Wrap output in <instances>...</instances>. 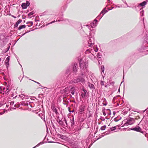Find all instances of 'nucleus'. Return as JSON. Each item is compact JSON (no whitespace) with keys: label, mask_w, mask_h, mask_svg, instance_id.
Wrapping results in <instances>:
<instances>
[{"label":"nucleus","mask_w":148,"mask_h":148,"mask_svg":"<svg viewBox=\"0 0 148 148\" xmlns=\"http://www.w3.org/2000/svg\"><path fill=\"white\" fill-rule=\"evenodd\" d=\"M34 14V12H30L28 14V18H31V16H32Z\"/></svg>","instance_id":"obj_23"},{"label":"nucleus","mask_w":148,"mask_h":148,"mask_svg":"<svg viewBox=\"0 0 148 148\" xmlns=\"http://www.w3.org/2000/svg\"><path fill=\"white\" fill-rule=\"evenodd\" d=\"M44 143L43 142H41L38 144L37 145H36L34 147H33L32 148H35L37 147H38L39 146H40L41 145H42Z\"/></svg>","instance_id":"obj_27"},{"label":"nucleus","mask_w":148,"mask_h":148,"mask_svg":"<svg viewBox=\"0 0 148 148\" xmlns=\"http://www.w3.org/2000/svg\"><path fill=\"white\" fill-rule=\"evenodd\" d=\"M103 114L104 116H106V112L105 111H103Z\"/></svg>","instance_id":"obj_44"},{"label":"nucleus","mask_w":148,"mask_h":148,"mask_svg":"<svg viewBox=\"0 0 148 148\" xmlns=\"http://www.w3.org/2000/svg\"><path fill=\"white\" fill-rule=\"evenodd\" d=\"M12 16L14 18H16V16H14L13 15H12Z\"/></svg>","instance_id":"obj_54"},{"label":"nucleus","mask_w":148,"mask_h":148,"mask_svg":"<svg viewBox=\"0 0 148 148\" xmlns=\"http://www.w3.org/2000/svg\"><path fill=\"white\" fill-rule=\"evenodd\" d=\"M70 92L73 95H74L75 93V88L74 87H72L70 89Z\"/></svg>","instance_id":"obj_19"},{"label":"nucleus","mask_w":148,"mask_h":148,"mask_svg":"<svg viewBox=\"0 0 148 148\" xmlns=\"http://www.w3.org/2000/svg\"><path fill=\"white\" fill-rule=\"evenodd\" d=\"M101 84L102 85V86H103L104 85V84H103V81H101Z\"/></svg>","instance_id":"obj_50"},{"label":"nucleus","mask_w":148,"mask_h":148,"mask_svg":"<svg viewBox=\"0 0 148 148\" xmlns=\"http://www.w3.org/2000/svg\"><path fill=\"white\" fill-rule=\"evenodd\" d=\"M110 129L111 131H113L114 130L116 129V127H114L111 128Z\"/></svg>","instance_id":"obj_34"},{"label":"nucleus","mask_w":148,"mask_h":148,"mask_svg":"<svg viewBox=\"0 0 148 148\" xmlns=\"http://www.w3.org/2000/svg\"><path fill=\"white\" fill-rule=\"evenodd\" d=\"M144 45L145 47H148V37H146L145 38L144 40Z\"/></svg>","instance_id":"obj_9"},{"label":"nucleus","mask_w":148,"mask_h":148,"mask_svg":"<svg viewBox=\"0 0 148 148\" xmlns=\"http://www.w3.org/2000/svg\"><path fill=\"white\" fill-rule=\"evenodd\" d=\"M85 106L84 105H82L79 107V112L82 113L85 110Z\"/></svg>","instance_id":"obj_7"},{"label":"nucleus","mask_w":148,"mask_h":148,"mask_svg":"<svg viewBox=\"0 0 148 148\" xmlns=\"http://www.w3.org/2000/svg\"><path fill=\"white\" fill-rule=\"evenodd\" d=\"M25 5H26L27 7L28 6H29L30 5V3L28 1H26V3H25Z\"/></svg>","instance_id":"obj_35"},{"label":"nucleus","mask_w":148,"mask_h":148,"mask_svg":"<svg viewBox=\"0 0 148 148\" xmlns=\"http://www.w3.org/2000/svg\"><path fill=\"white\" fill-rule=\"evenodd\" d=\"M116 6V7H118V8H121V7H122V6L121 5H120L119 6H117L116 5H115Z\"/></svg>","instance_id":"obj_49"},{"label":"nucleus","mask_w":148,"mask_h":148,"mask_svg":"<svg viewBox=\"0 0 148 148\" xmlns=\"http://www.w3.org/2000/svg\"><path fill=\"white\" fill-rule=\"evenodd\" d=\"M32 81H33V82H35V83H37V84H40V83H39V82H36V81H34V80H32Z\"/></svg>","instance_id":"obj_48"},{"label":"nucleus","mask_w":148,"mask_h":148,"mask_svg":"<svg viewBox=\"0 0 148 148\" xmlns=\"http://www.w3.org/2000/svg\"><path fill=\"white\" fill-rule=\"evenodd\" d=\"M97 20L95 19L92 23H95V24H97Z\"/></svg>","instance_id":"obj_38"},{"label":"nucleus","mask_w":148,"mask_h":148,"mask_svg":"<svg viewBox=\"0 0 148 148\" xmlns=\"http://www.w3.org/2000/svg\"><path fill=\"white\" fill-rule=\"evenodd\" d=\"M112 9H108V10H111Z\"/></svg>","instance_id":"obj_61"},{"label":"nucleus","mask_w":148,"mask_h":148,"mask_svg":"<svg viewBox=\"0 0 148 148\" xmlns=\"http://www.w3.org/2000/svg\"><path fill=\"white\" fill-rule=\"evenodd\" d=\"M123 2L125 4H126L127 5V7H128V6L127 3H126V1H123Z\"/></svg>","instance_id":"obj_42"},{"label":"nucleus","mask_w":148,"mask_h":148,"mask_svg":"<svg viewBox=\"0 0 148 148\" xmlns=\"http://www.w3.org/2000/svg\"><path fill=\"white\" fill-rule=\"evenodd\" d=\"M88 86L89 87V88L91 89H92V90H94L95 89V87L93 84H91L90 83H88Z\"/></svg>","instance_id":"obj_14"},{"label":"nucleus","mask_w":148,"mask_h":148,"mask_svg":"<svg viewBox=\"0 0 148 148\" xmlns=\"http://www.w3.org/2000/svg\"><path fill=\"white\" fill-rule=\"evenodd\" d=\"M21 6L22 7V8L23 9H26L27 8V6L25 5V3H23L22 4Z\"/></svg>","instance_id":"obj_24"},{"label":"nucleus","mask_w":148,"mask_h":148,"mask_svg":"<svg viewBox=\"0 0 148 148\" xmlns=\"http://www.w3.org/2000/svg\"><path fill=\"white\" fill-rule=\"evenodd\" d=\"M81 130V129L80 128H79V129H78V130H78V131H79V130Z\"/></svg>","instance_id":"obj_56"},{"label":"nucleus","mask_w":148,"mask_h":148,"mask_svg":"<svg viewBox=\"0 0 148 148\" xmlns=\"http://www.w3.org/2000/svg\"><path fill=\"white\" fill-rule=\"evenodd\" d=\"M143 128L145 129V130H147L148 128V121H146L145 122V124L142 125V127Z\"/></svg>","instance_id":"obj_10"},{"label":"nucleus","mask_w":148,"mask_h":148,"mask_svg":"<svg viewBox=\"0 0 148 148\" xmlns=\"http://www.w3.org/2000/svg\"><path fill=\"white\" fill-rule=\"evenodd\" d=\"M70 122L71 123V125H73L74 124V118H72V119H71Z\"/></svg>","instance_id":"obj_25"},{"label":"nucleus","mask_w":148,"mask_h":148,"mask_svg":"<svg viewBox=\"0 0 148 148\" xmlns=\"http://www.w3.org/2000/svg\"><path fill=\"white\" fill-rule=\"evenodd\" d=\"M26 25H20L18 27V29L20 30L21 29L24 28L25 27Z\"/></svg>","instance_id":"obj_20"},{"label":"nucleus","mask_w":148,"mask_h":148,"mask_svg":"<svg viewBox=\"0 0 148 148\" xmlns=\"http://www.w3.org/2000/svg\"><path fill=\"white\" fill-rule=\"evenodd\" d=\"M87 91L83 89L82 91L81 92V95L82 98H84L87 96Z\"/></svg>","instance_id":"obj_6"},{"label":"nucleus","mask_w":148,"mask_h":148,"mask_svg":"<svg viewBox=\"0 0 148 148\" xmlns=\"http://www.w3.org/2000/svg\"><path fill=\"white\" fill-rule=\"evenodd\" d=\"M97 26V24L93 23H91L90 24V26L91 29H92V28L95 27Z\"/></svg>","instance_id":"obj_17"},{"label":"nucleus","mask_w":148,"mask_h":148,"mask_svg":"<svg viewBox=\"0 0 148 148\" xmlns=\"http://www.w3.org/2000/svg\"><path fill=\"white\" fill-rule=\"evenodd\" d=\"M3 89V91L4 92H5V90L6 89V88L5 87H0V90L1 89ZM2 90H0V93H2Z\"/></svg>","instance_id":"obj_29"},{"label":"nucleus","mask_w":148,"mask_h":148,"mask_svg":"<svg viewBox=\"0 0 148 148\" xmlns=\"http://www.w3.org/2000/svg\"><path fill=\"white\" fill-rule=\"evenodd\" d=\"M142 120L141 121H140V122L138 124V125H140L142 123Z\"/></svg>","instance_id":"obj_52"},{"label":"nucleus","mask_w":148,"mask_h":148,"mask_svg":"<svg viewBox=\"0 0 148 148\" xmlns=\"http://www.w3.org/2000/svg\"><path fill=\"white\" fill-rule=\"evenodd\" d=\"M19 97H20L21 98H22V100H24L27 99V98H25V97H27V96L25 95L24 94H22L21 95H19Z\"/></svg>","instance_id":"obj_16"},{"label":"nucleus","mask_w":148,"mask_h":148,"mask_svg":"<svg viewBox=\"0 0 148 148\" xmlns=\"http://www.w3.org/2000/svg\"><path fill=\"white\" fill-rule=\"evenodd\" d=\"M68 109H69V111L70 112H71V111H70V108L69 107L68 108Z\"/></svg>","instance_id":"obj_55"},{"label":"nucleus","mask_w":148,"mask_h":148,"mask_svg":"<svg viewBox=\"0 0 148 148\" xmlns=\"http://www.w3.org/2000/svg\"><path fill=\"white\" fill-rule=\"evenodd\" d=\"M148 1L146 0V1H144L142 2V3L139 4V5L140 6H143L146 5L147 3V2H148Z\"/></svg>","instance_id":"obj_15"},{"label":"nucleus","mask_w":148,"mask_h":148,"mask_svg":"<svg viewBox=\"0 0 148 148\" xmlns=\"http://www.w3.org/2000/svg\"><path fill=\"white\" fill-rule=\"evenodd\" d=\"M58 123L59 124L61 125L66 126V125L64 124V122L62 120H59L58 121Z\"/></svg>","instance_id":"obj_22"},{"label":"nucleus","mask_w":148,"mask_h":148,"mask_svg":"<svg viewBox=\"0 0 148 148\" xmlns=\"http://www.w3.org/2000/svg\"><path fill=\"white\" fill-rule=\"evenodd\" d=\"M10 90V89L9 88V87L8 86H7L6 88V90L5 91V93L7 94L8 92Z\"/></svg>","instance_id":"obj_21"},{"label":"nucleus","mask_w":148,"mask_h":148,"mask_svg":"<svg viewBox=\"0 0 148 148\" xmlns=\"http://www.w3.org/2000/svg\"><path fill=\"white\" fill-rule=\"evenodd\" d=\"M53 111L55 112L56 113L57 112V110L55 108V107H54L53 108Z\"/></svg>","instance_id":"obj_36"},{"label":"nucleus","mask_w":148,"mask_h":148,"mask_svg":"<svg viewBox=\"0 0 148 148\" xmlns=\"http://www.w3.org/2000/svg\"><path fill=\"white\" fill-rule=\"evenodd\" d=\"M140 117L139 116H137L135 118V119L136 120H138V119H140Z\"/></svg>","instance_id":"obj_46"},{"label":"nucleus","mask_w":148,"mask_h":148,"mask_svg":"<svg viewBox=\"0 0 148 148\" xmlns=\"http://www.w3.org/2000/svg\"><path fill=\"white\" fill-rule=\"evenodd\" d=\"M5 110H3V112H0V114L2 115L3 114L5 113Z\"/></svg>","instance_id":"obj_37"},{"label":"nucleus","mask_w":148,"mask_h":148,"mask_svg":"<svg viewBox=\"0 0 148 148\" xmlns=\"http://www.w3.org/2000/svg\"><path fill=\"white\" fill-rule=\"evenodd\" d=\"M77 59L78 60L79 62V65H82L83 64V62L82 59L80 57H78Z\"/></svg>","instance_id":"obj_11"},{"label":"nucleus","mask_w":148,"mask_h":148,"mask_svg":"<svg viewBox=\"0 0 148 148\" xmlns=\"http://www.w3.org/2000/svg\"><path fill=\"white\" fill-rule=\"evenodd\" d=\"M140 13H142V15H141V16H143L144 15V13H143V11L142 10L141 12H140Z\"/></svg>","instance_id":"obj_47"},{"label":"nucleus","mask_w":148,"mask_h":148,"mask_svg":"<svg viewBox=\"0 0 148 148\" xmlns=\"http://www.w3.org/2000/svg\"><path fill=\"white\" fill-rule=\"evenodd\" d=\"M39 116L42 119H45V116L43 114H39Z\"/></svg>","instance_id":"obj_30"},{"label":"nucleus","mask_w":148,"mask_h":148,"mask_svg":"<svg viewBox=\"0 0 148 148\" xmlns=\"http://www.w3.org/2000/svg\"><path fill=\"white\" fill-rule=\"evenodd\" d=\"M22 20L21 19L18 20L15 24L14 25V27H18V25L22 22Z\"/></svg>","instance_id":"obj_13"},{"label":"nucleus","mask_w":148,"mask_h":148,"mask_svg":"<svg viewBox=\"0 0 148 148\" xmlns=\"http://www.w3.org/2000/svg\"><path fill=\"white\" fill-rule=\"evenodd\" d=\"M108 114H111V112H110V113H108Z\"/></svg>","instance_id":"obj_63"},{"label":"nucleus","mask_w":148,"mask_h":148,"mask_svg":"<svg viewBox=\"0 0 148 148\" xmlns=\"http://www.w3.org/2000/svg\"><path fill=\"white\" fill-rule=\"evenodd\" d=\"M74 65H77V63H75L74 64Z\"/></svg>","instance_id":"obj_62"},{"label":"nucleus","mask_w":148,"mask_h":148,"mask_svg":"<svg viewBox=\"0 0 148 148\" xmlns=\"http://www.w3.org/2000/svg\"><path fill=\"white\" fill-rule=\"evenodd\" d=\"M141 128L139 126H137L134 128H129V130H134L136 132H140L142 133H143V131H142Z\"/></svg>","instance_id":"obj_4"},{"label":"nucleus","mask_w":148,"mask_h":148,"mask_svg":"<svg viewBox=\"0 0 148 148\" xmlns=\"http://www.w3.org/2000/svg\"><path fill=\"white\" fill-rule=\"evenodd\" d=\"M77 65H74L73 68V71L74 72H76L77 70Z\"/></svg>","instance_id":"obj_18"},{"label":"nucleus","mask_w":148,"mask_h":148,"mask_svg":"<svg viewBox=\"0 0 148 148\" xmlns=\"http://www.w3.org/2000/svg\"><path fill=\"white\" fill-rule=\"evenodd\" d=\"M82 76H83V75H84V74H83V73H82Z\"/></svg>","instance_id":"obj_64"},{"label":"nucleus","mask_w":148,"mask_h":148,"mask_svg":"<svg viewBox=\"0 0 148 148\" xmlns=\"http://www.w3.org/2000/svg\"><path fill=\"white\" fill-rule=\"evenodd\" d=\"M84 81L85 80L84 78L80 77H79L77 79L71 80L69 82V83L72 84L73 83H76L80 82H84Z\"/></svg>","instance_id":"obj_2"},{"label":"nucleus","mask_w":148,"mask_h":148,"mask_svg":"<svg viewBox=\"0 0 148 148\" xmlns=\"http://www.w3.org/2000/svg\"><path fill=\"white\" fill-rule=\"evenodd\" d=\"M101 71H102L103 73H104V67L103 65H102L101 67Z\"/></svg>","instance_id":"obj_26"},{"label":"nucleus","mask_w":148,"mask_h":148,"mask_svg":"<svg viewBox=\"0 0 148 148\" xmlns=\"http://www.w3.org/2000/svg\"><path fill=\"white\" fill-rule=\"evenodd\" d=\"M135 122V119H134L129 118L127 119V121L125 122L123 125L125 126L131 125L134 124Z\"/></svg>","instance_id":"obj_3"},{"label":"nucleus","mask_w":148,"mask_h":148,"mask_svg":"<svg viewBox=\"0 0 148 148\" xmlns=\"http://www.w3.org/2000/svg\"><path fill=\"white\" fill-rule=\"evenodd\" d=\"M115 121H116L117 122V121H118V120H115Z\"/></svg>","instance_id":"obj_60"},{"label":"nucleus","mask_w":148,"mask_h":148,"mask_svg":"<svg viewBox=\"0 0 148 148\" xmlns=\"http://www.w3.org/2000/svg\"><path fill=\"white\" fill-rule=\"evenodd\" d=\"M27 24H29V25H28V26L29 27H30L33 25V23L31 21L27 22Z\"/></svg>","instance_id":"obj_28"},{"label":"nucleus","mask_w":148,"mask_h":148,"mask_svg":"<svg viewBox=\"0 0 148 148\" xmlns=\"http://www.w3.org/2000/svg\"><path fill=\"white\" fill-rule=\"evenodd\" d=\"M9 60H10V58H9V57H8L7 58L6 60V65H9V64L8 63V64L7 63L9 62Z\"/></svg>","instance_id":"obj_32"},{"label":"nucleus","mask_w":148,"mask_h":148,"mask_svg":"<svg viewBox=\"0 0 148 148\" xmlns=\"http://www.w3.org/2000/svg\"><path fill=\"white\" fill-rule=\"evenodd\" d=\"M80 68L82 69L83 68L84 69V65H79Z\"/></svg>","instance_id":"obj_45"},{"label":"nucleus","mask_w":148,"mask_h":148,"mask_svg":"<svg viewBox=\"0 0 148 148\" xmlns=\"http://www.w3.org/2000/svg\"><path fill=\"white\" fill-rule=\"evenodd\" d=\"M69 70L66 71V74H67V76L69 75H68V73H69Z\"/></svg>","instance_id":"obj_41"},{"label":"nucleus","mask_w":148,"mask_h":148,"mask_svg":"<svg viewBox=\"0 0 148 148\" xmlns=\"http://www.w3.org/2000/svg\"><path fill=\"white\" fill-rule=\"evenodd\" d=\"M108 12L107 10H106V8H104L101 12L100 15H99L97 17V18H98V17H100V16L101 15V16L100 17L99 20H100L102 17L103 16V15L105 14L106 13Z\"/></svg>","instance_id":"obj_5"},{"label":"nucleus","mask_w":148,"mask_h":148,"mask_svg":"<svg viewBox=\"0 0 148 148\" xmlns=\"http://www.w3.org/2000/svg\"><path fill=\"white\" fill-rule=\"evenodd\" d=\"M55 22V21H52V22H51V23H48V24H46V25L47 26V25H49V24H52V23H54Z\"/></svg>","instance_id":"obj_39"},{"label":"nucleus","mask_w":148,"mask_h":148,"mask_svg":"<svg viewBox=\"0 0 148 148\" xmlns=\"http://www.w3.org/2000/svg\"><path fill=\"white\" fill-rule=\"evenodd\" d=\"M74 110L73 109L72 111H71V112H74Z\"/></svg>","instance_id":"obj_53"},{"label":"nucleus","mask_w":148,"mask_h":148,"mask_svg":"<svg viewBox=\"0 0 148 148\" xmlns=\"http://www.w3.org/2000/svg\"><path fill=\"white\" fill-rule=\"evenodd\" d=\"M108 3H110V0H108Z\"/></svg>","instance_id":"obj_58"},{"label":"nucleus","mask_w":148,"mask_h":148,"mask_svg":"<svg viewBox=\"0 0 148 148\" xmlns=\"http://www.w3.org/2000/svg\"><path fill=\"white\" fill-rule=\"evenodd\" d=\"M64 121L65 122V123L66 124V125H67V122H66V119L65 118H64Z\"/></svg>","instance_id":"obj_40"},{"label":"nucleus","mask_w":148,"mask_h":148,"mask_svg":"<svg viewBox=\"0 0 148 148\" xmlns=\"http://www.w3.org/2000/svg\"><path fill=\"white\" fill-rule=\"evenodd\" d=\"M2 106V104L0 103V107H1V106Z\"/></svg>","instance_id":"obj_57"},{"label":"nucleus","mask_w":148,"mask_h":148,"mask_svg":"<svg viewBox=\"0 0 148 148\" xmlns=\"http://www.w3.org/2000/svg\"><path fill=\"white\" fill-rule=\"evenodd\" d=\"M73 102H74V103H76V102H75V101H73Z\"/></svg>","instance_id":"obj_59"},{"label":"nucleus","mask_w":148,"mask_h":148,"mask_svg":"<svg viewBox=\"0 0 148 148\" xmlns=\"http://www.w3.org/2000/svg\"><path fill=\"white\" fill-rule=\"evenodd\" d=\"M30 31H27V32H25V33H24L23 34H22V36H23L24 35H25L26 33H28V32H30Z\"/></svg>","instance_id":"obj_43"},{"label":"nucleus","mask_w":148,"mask_h":148,"mask_svg":"<svg viewBox=\"0 0 148 148\" xmlns=\"http://www.w3.org/2000/svg\"><path fill=\"white\" fill-rule=\"evenodd\" d=\"M98 49L97 48L95 50V52H97L98 51Z\"/></svg>","instance_id":"obj_51"},{"label":"nucleus","mask_w":148,"mask_h":148,"mask_svg":"<svg viewBox=\"0 0 148 148\" xmlns=\"http://www.w3.org/2000/svg\"><path fill=\"white\" fill-rule=\"evenodd\" d=\"M97 56L98 58H101L102 56L101 53H98L97 55Z\"/></svg>","instance_id":"obj_31"},{"label":"nucleus","mask_w":148,"mask_h":148,"mask_svg":"<svg viewBox=\"0 0 148 148\" xmlns=\"http://www.w3.org/2000/svg\"><path fill=\"white\" fill-rule=\"evenodd\" d=\"M92 50L91 49H87L85 52V53L87 55L88 54V56L89 57H90V56H92V54L91 53V51Z\"/></svg>","instance_id":"obj_8"},{"label":"nucleus","mask_w":148,"mask_h":148,"mask_svg":"<svg viewBox=\"0 0 148 148\" xmlns=\"http://www.w3.org/2000/svg\"><path fill=\"white\" fill-rule=\"evenodd\" d=\"M90 30L89 35V40L88 41V45L90 47L93 46L94 44V36L95 34V30L93 29H91L90 25H86Z\"/></svg>","instance_id":"obj_1"},{"label":"nucleus","mask_w":148,"mask_h":148,"mask_svg":"<svg viewBox=\"0 0 148 148\" xmlns=\"http://www.w3.org/2000/svg\"><path fill=\"white\" fill-rule=\"evenodd\" d=\"M64 92L66 94V95H65L66 96L70 92L69 89L67 87L64 90Z\"/></svg>","instance_id":"obj_12"},{"label":"nucleus","mask_w":148,"mask_h":148,"mask_svg":"<svg viewBox=\"0 0 148 148\" xmlns=\"http://www.w3.org/2000/svg\"><path fill=\"white\" fill-rule=\"evenodd\" d=\"M106 128V126L105 125H104L103 126L101 127V130H105Z\"/></svg>","instance_id":"obj_33"}]
</instances>
